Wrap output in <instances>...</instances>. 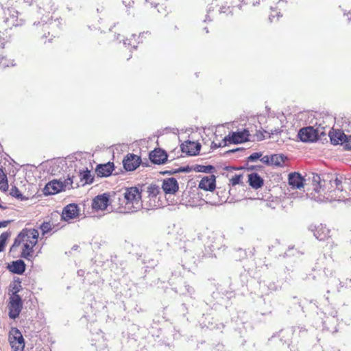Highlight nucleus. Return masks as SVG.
<instances>
[{
    "instance_id": "nucleus-29",
    "label": "nucleus",
    "mask_w": 351,
    "mask_h": 351,
    "mask_svg": "<svg viewBox=\"0 0 351 351\" xmlns=\"http://www.w3.org/2000/svg\"><path fill=\"white\" fill-rule=\"evenodd\" d=\"M192 170H193V168L186 165L185 167H182L176 169L171 170V171H167L165 172V173H168L169 175L175 174L177 173H189L191 172Z\"/></svg>"
},
{
    "instance_id": "nucleus-7",
    "label": "nucleus",
    "mask_w": 351,
    "mask_h": 351,
    "mask_svg": "<svg viewBox=\"0 0 351 351\" xmlns=\"http://www.w3.org/2000/svg\"><path fill=\"white\" fill-rule=\"evenodd\" d=\"M298 137L304 143H313L318 139V131L311 126L303 128L299 130Z\"/></svg>"
},
{
    "instance_id": "nucleus-3",
    "label": "nucleus",
    "mask_w": 351,
    "mask_h": 351,
    "mask_svg": "<svg viewBox=\"0 0 351 351\" xmlns=\"http://www.w3.org/2000/svg\"><path fill=\"white\" fill-rule=\"evenodd\" d=\"M39 14H42L40 20L34 21L33 23V27L38 32H39L40 30L45 32L48 29H52L55 27H58L60 22L57 20L53 21L48 15L44 16L41 12V9L40 10Z\"/></svg>"
},
{
    "instance_id": "nucleus-47",
    "label": "nucleus",
    "mask_w": 351,
    "mask_h": 351,
    "mask_svg": "<svg viewBox=\"0 0 351 351\" xmlns=\"http://www.w3.org/2000/svg\"><path fill=\"white\" fill-rule=\"evenodd\" d=\"M281 132H282L281 129L275 128L274 130H271L269 134L271 135H274V134H280Z\"/></svg>"
},
{
    "instance_id": "nucleus-24",
    "label": "nucleus",
    "mask_w": 351,
    "mask_h": 351,
    "mask_svg": "<svg viewBox=\"0 0 351 351\" xmlns=\"http://www.w3.org/2000/svg\"><path fill=\"white\" fill-rule=\"evenodd\" d=\"M288 160V158L282 154H276L271 155V165L282 167L285 165V162Z\"/></svg>"
},
{
    "instance_id": "nucleus-36",
    "label": "nucleus",
    "mask_w": 351,
    "mask_h": 351,
    "mask_svg": "<svg viewBox=\"0 0 351 351\" xmlns=\"http://www.w3.org/2000/svg\"><path fill=\"white\" fill-rule=\"evenodd\" d=\"M293 333L304 337L307 333V330L304 326H297L293 328Z\"/></svg>"
},
{
    "instance_id": "nucleus-2",
    "label": "nucleus",
    "mask_w": 351,
    "mask_h": 351,
    "mask_svg": "<svg viewBox=\"0 0 351 351\" xmlns=\"http://www.w3.org/2000/svg\"><path fill=\"white\" fill-rule=\"evenodd\" d=\"M125 213H134L143 207L141 193L136 187L126 189L123 201Z\"/></svg>"
},
{
    "instance_id": "nucleus-49",
    "label": "nucleus",
    "mask_w": 351,
    "mask_h": 351,
    "mask_svg": "<svg viewBox=\"0 0 351 351\" xmlns=\"http://www.w3.org/2000/svg\"><path fill=\"white\" fill-rule=\"evenodd\" d=\"M7 178V176L3 172V169L0 168V181Z\"/></svg>"
},
{
    "instance_id": "nucleus-16",
    "label": "nucleus",
    "mask_w": 351,
    "mask_h": 351,
    "mask_svg": "<svg viewBox=\"0 0 351 351\" xmlns=\"http://www.w3.org/2000/svg\"><path fill=\"white\" fill-rule=\"evenodd\" d=\"M178 189V183L176 178H169L163 180L162 189L166 194H174Z\"/></svg>"
},
{
    "instance_id": "nucleus-20",
    "label": "nucleus",
    "mask_w": 351,
    "mask_h": 351,
    "mask_svg": "<svg viewBox=\"0 0 351 351\" xmlns=\"http://www.w3.org/2000/svg\"><path fill=\"white\" fill-rule=\"evenodd\" d=\"M346 136V135L344 134V132L340 130L332 129V130L329 132L330 142L333 145H342Z\"/></svg>"
},
{
    "instance_id": "nucleus-12",
    "label": "nucleus",
    "mask_w": 351,
    "mask_h": 351,
    "mask_svg": "<svg viewBox=\"0 0 351 351\" xmlns=\"http://www.w3.org/2000/svg\"><path fill=\"white\" fill-rule=\"evenodd\" d=\"M109 195L103 193L97 195L92 201V208L95 210H104L108 206Z\"/></svg>"
},
{
    "instance_id": "nucleus-55",
    "label": "nucleus",
    "mask_w": 351,
    "mask_h": 351,
    "mask_svg": "<svg viewBox=\"0 0 351 351\" xmlns=\"http://www.w3.org/2000/svg\"><path fill=\"white\" fill-rule=\"evenodd\" d=\"M31 240H32V238H27V237L25 239V243H30V241H32Z\"/></svg>"
},
{
    "instance_id": "nucleus-44",
    "label": "nucleus",
    "mask_w": 351,
    "mask_h": 351,
    "mask_svg": "<svg viewBox=\"0 0 351 351\" xmlns=\"http://www.w3.org/2000/svg\"><path fill=\"white\" fill-rule=\"evenodd\" d=\"M238 252L239 253V256H236L237 258H238L241 259V258H243L245 257L246 253L242 249H239L238 250Z\"/></svg>"
},
{
    "instance_id": "nucleus-22",
    "label": "nucleus",
    "mask_w": 351,
    "mask_h": 351,
    "mask_svg": "<svg viewBox=\"0 0 351 351\" xmlns=\"http://www.w3.org/2000/svg\"><path fill=\"white\" fill-rule=\"evenodd\" d=\"M248 182L253 189H258L263 186L264 180L257 173H252L248 176Z\"/></svg>"
},
{
    "instance_id": "nucleus-62",
    "label": "nucleus",
    "mask_w": 351,
    "mask_h": 351,
    "mask_svg": "<svg viewBox=\"0 0 351 351\" xmlns=\"http://www.w3.org/2000/svg\"><path fill=\"white\" fill-rule=\"evenodd\" d=\"M205 30H206V32L207 33L208 32V30L207 29V28H206V27H205Z\"/></svg>"
},
{
    "instance_id": "nucleus-46",
    "label": "nucleus",
    "mask_w": 351,
    "mask_h": 351,
    "mask_svg": "<svg viewBox=\"0 0 351 351\" xmlns=\"http://www.w3.org/2000/svg\"><path fill=\"white\" fill-rule=\"evenodd\" d=\"M6 66H9V64H7V60L2 58L0 60V67H6Z\"/></svg>"
},
{
    "instance_id": "nucleus-28",
    "label": "nucleus",
    "mask_w": 351,
    "mask_h": 351,
    "mask_svg": "<svg viewBox=\"0 0 351 351\" xmlns=\"http://www.w3.org/2000/svg\"><path fill=\"white\" fill-rule=\"evenodd\" d=\"M25 236L24 232L22 231L17 235V237L15 238L13 244L12 245L10 252L14 253L16 250V248L21 244L25 243Z\"/></svg>"
},
{
    "instance_id": "nucleus-61",
    "label": "nucleus",
    "mask_w": 351,
    "mask_h": 351,
    "mask_svg": "<svg viewBox=\"0 0 351 351\" xmlns=\"http://www.w3.org/2000/svg\"><path fill=\"white\" fill-rule=\"evenodd\" d=\"M0 208H2V209H5V207L3 206L2 205L0 204Z\"/></svg>"
},
{
    "instance_id": "nucleus-34",
    "label": "nucleus",
    "mask_w": 351,
    "mask_h": 351,
    "mask_svg": "<svg viewBox=\"0 0 351 351\" xmlns=\"http://www.w3.org/2000/svg\"><path fill=\"white\" fill-rule=\"evenodd\" d=\"M160 192V188L156 184H151L148 187V193L149 195L156 196Z\"/></svg>"
},
{
    "instance_id": "nucleus-27",
    "label": "nucleus",
    "mask_w": 351,
    "mask_h": 351,
    "mask_svg": "<svg viewBox=\"0 0 351 351\" xmlns=\"http://www.w3.org/2000/svg\"><path fill=\"white\" fill-rule=\"evenodd\" d=\"M23 232H24L25 237L27 238H32V241H30V243L33 245H36L38 242V237L39 235L38 231L36 229L32 228V229H23L22 230Z\"/></svg>"
},
{
    "instance_id": "nucleus-63",
    "label": "nucleus",
    "mask_w": 351,
    "mask_h": 351,
    "mask_svg": "<svg viewBox=\"0 0 351 351\" xmlns=\"http://www.w3.org/2000/svg\"><path fill=\"white\" fill-rule=\"evenodd\" d=\"M159 5V3L156 4L154 6L157 7Z\"/></svg>"
},
{
    "instance_id": "nucleus-9",
    "label": "nucleus",
    "mask_w": 351,
    "mask_h": 351,
    "mask_svg": "<svg viewBox=\"0 0 351 351\" xmlns=\"http://www.w3.org/2000/svg\"><path fill=\"white\" fill-rule=\"evenodd\" d=\"M308 230L313 232L315 237L319 241H324L329 237L330 230L322 223L311 224L308 226Z\"/></svg>"
},
{
    "instance_id": "nucleus-31",
    "label": "nucleus",
    "mask_w": 351,
    "mask_h": 351,
    "mask_svg": "<svg viewBox=\"0 0 351 351\" xmlns=\"http://www.w3.org/2000/svg\"><path fill=\"white\" fill-rule=\"evenodd\" d=\"M73 179L74 176H70L69 175L66 179H65L63 182L62 181L63 191L74 188V186H73V184L74 183Z\"/></svg>"
},
{
    "instance_id": "nucleus-59",
    "label": "nucleus",
    "mask_w": 351,
    "mask_h": 351,
    "mask_svg": "<svg viewBox=\"0 0 351 351\" xmlns=\"http://www.w3.org/2000/svg\"><path fill=\"white\" fill-rule=\"evenodd\" d=\"M276 15L278 16V17L281 16V15L280 14V12H276Z\"/></svg>"
},
{
    "instance_id": "nucleus-54",
    "label": "nucleus",
    "mask_w": 351,
    "mask_h": 351,
    "mask_svg": "<svg viewBox=\"0 0 351 351\" xmlns=\"http://www.w3.org/2000/svg\"><path fill=\"white\" fill-rule=\"evenodd\" d=\"M345 15H347L348 16V21H351V13L348 12V14H344Z\"/></svg>"
},
{
    "instance_id": "nucleus-23",
    "label": "nucleus",
    "mask_w": 351,
    "mask_h": 351,
    "mask_svg": "<svg viewBox=\"0 0 351 351\" xmlns=\"http://www.w3.org/2000/svg\"><path fill=\"white\" fill-rule=\"evenodd\" d=\"M80 182L82 186L90 184L94 182V176L92 175L90 171L88 169L86 170H80L79 172Z\"/></svg>"
},
{
    "instance_id": "nucleus-43",
    "label": "nucleus",
    "mask_w": 351,
    "mask_h": 351,
    "mask_svg": "<svg viewBox=\"0 0 351 351\" xmlns=\"http://www.w3.org/2000/svg\"><path fill=\"white\" fill-rule=\"evenodd\" d=\"M225 146L226 145H223V140L221 143H216L215 142H213L212 144H211V148L212 149H217L218 147H225Z\"/></svg>"
},
{
    "instance_id": "nucleus-4",
    "label": "nucleus",
    "mask_w": 351,
    "mask_h": 351,
    "mask_svg": "<svg viewBox=\"0 0 351 351\" xmlns=\"http://www.w3.org/2000/svg\"><path fill=\"white\" fill-rule=\"evenodd\" d=\"M9 341L14 351H23L25 347L24 338L16 328H12L10 332Z\"/></svg>"
},
{
    "instance_id": "nucleus-41",
    "label": "nucleus",
    "mask_w": 351,
    "mask_h": 351,
    "mask_svg": "<svg viewBox=\"0 0 351 351\" xmlns=\"http://www.w3.org/2000/svg\"><path fill=\"white\" fill-rule=\"evenodd\" d=\"M8 189V179L5 178V180L0 181V190L5 192Z\"/></svg>"
},
{
    "instance_id": "nucleus-17",
    "label": "nucleus",
    "mask_w": 351,
    "mask_h": 351,
    "mask_svg": "<svg viewBox=\"0 0 351 351\" xmlns=\"http://www.w3.org/2000/svg\"><path fill=\"white\" fill-rule=\"evenodd\" d=\"M114 167V163L110 162L105 164H99L97 165L95 168V173L97 177H108L112 174Z\"/></svg>"
},
{
    "instance_id": "nucleus-64",
    "label": "nucleus",
    "mask_w": 351,
    "mask_h": 351,
    "mask_svg": "<svg viewBox=\"0 0 351 351\" xmlns=\"http://www.w3.org/2000/svg\"><path fill=\"white\" fill-rule=\"evenodd\" d=\"M43 36V37H47V36H46V34H44Z\"/></svg>"
},
{
    "instance_id": "nucleus-8",
    "label": "nucleus",
    "mask_w": 351,
    "mask_h": 351,
    "mask_svg": "<svg viewBox=\"0 0 351 351\" xmlns=\"http://www.w3.org/2000/svg\"><path fill=\"white\" fill-rule=\"evenodd\" d=\"M141 162V157L132 153L128 154L123 160V167L128 171H134Z\"/></svg>"
},
{
    "instance_id": "nucleus-13",
    "label": "nucleus",
    "mask_w": 351,
    "mask_h": 351,
    "mask_svg": "<svg viewBox=\"0 0 351 351\" xmlns=\"http://www.w3.org/2000/svg\"><path fill=\"white\" fill-rule=\"evenodd\" d=\"M62 187L60 180H53L45 185L43 189V193L45 195H55L63 191Z\"/></svg>"
},
{
    "instance_id": "nucleus-18",
    "label": "nucleus",
    "mask_w": 351,
    "mask_h": 351,
    "mask_svg": "<svg viewBox=\"0 0 351 351\" xmlns=\"http://www.w3.org/2000/svg\"><path fill=\"white\" fill-rule=\"evenodd\" d=\"M201 145L198 143L187 141L185 144L181 145V150L190 156H195L199 154Z\"/></svg>"
},
{
    "instance_id": "nucleus-50",
    "label": "nucleus",
    "mask_w": 351,
    "mask_h": 351,
    "mask_svg": "<svg viewBox=\"0 0 351 351\" xmlns=\"http://www.w3.org/2000/svg\"><path fill=\"white\" fill-rule=\"evenodd\" d=\"M242 150H243V148H237V149H230V150L227 151L226 152V154H229L230 153H234V152H236L238 151H242Z\"/></svg>"
},
{
    "instance_id": "nucleus-45",
    "label": "nucleus",
    "mask_w": 351,
    "mask_h": 351,
    "mask_svg": "<svg viewBox=\"0 0 351 351\" xmlns=\"http://www.w3.org/2000/svg\"><path fill=\"white\" fill-rule=\"evenodd\" d=\"M10 220H6V221H0V228L6 227L9 223H10Z\"/></svg>"
},
{
    "instance_id": "nucleus-15",
    "label": "nucleus",
    "mask_w": 351,
    "mask_h": 351,
    "mask_svg": "<svg viewBox=\"0 0 351 351\" xmlns=\"http://www.w3.org/2000/svg\"><path fill=\"white\" fill-rule=\"evenodd\" d=\"M304 177L300 173H290L288 176V183L293 189H300L304 186Z\"/></svg>"
},
{
    "instance_id": "nucleus-51",
    "label": "nucleus",
    "mask_w": 351,
    "mask_h": 351,
    "mask_svg": "<svg viewBox=\"0 0 351 351\" xmlns=\"http://www.w3.org/2000/svg\"><path fill=\"white\" fill-rule=\"evenodd\" d=\"M123 3L125 5V7H132L134 1L129 0L128 1H123Z\"/></svg>"
},
{
    "instance_id": "nucleus-6",
    "label": "nucleus",
    "mask_w": 351,
    "mask_h": 351,
    "mask_svg": "<svg viewBox=\"0 0 351 351\" xmlns=\"http://www.w3.org/2000/svg\"><path fill=\"white\" fill-rule=\"evenodd\" d=\"M8 306L10 318L14 319L18 317L23 308V302L21 296L19 295L10 296Z\"/></svg>"
},
{
    "instance_id": "nucleus-11",
    "label": "nucleus",
    "mask_w": 351,
    "mask_h": 351,
    "mask_svg": "<svg viewBox=\"0 0 351 351\" xmlns=\"http://www.w3.org/2000/svg\"><path fill=\"white\" fill-rule=\"evenodd\" d=\"M167 152L160 148L154 149L149 154L150 161L156 165L165 164L167 160Z\"/></svg>"
},
{
    "instance_id": "nucleus-52",
    "label": "nucleus",
    "mask_w": 351,
    "mask_h": 351,
    "mask_svg": "<svg viewBox=\"0 0 351 351\" xmlns=\"http://www.w3.org/2000/svg\"><path fill=\"white\" fill-rule=\"evenodd\" d=\"M219 11L220 13H226L227 12L225 7H221Z\"/></svg>"
},
{
    "instance_id": "nucleus-19",
    "label": "nucleus",
    "mask_w": 351,
    "mask_h": 351,
    "mask_svg": "<svg viewBox=\"0 0 351 351\" xmlns=\"http://www.w3.org/2000/svg\"><path fill=\"white\" fill-rule=\"evenodd\" d=\"M199 188L205 191H212L215 189V176L210 175L202 178Z\"/></svg>"
},
{
    "instance_id": "nucleus-38",
    "label": "nucleus",
    "mask_w": 351,
    "mask_h": 351,
    "mask_svg": "<svg viewBox=\"0 0 351 351\" xmlns=\"http://www.w3.org/2000/svg\"><path fill=\"white\" fill-rule=\"evenodd\" d=\"M344 148L348 150H351V135L346 136L343 140V144Z\"/></svg>"
},
{
    "instance_id": "nucleus-33",
    "label": "nucleus",
    "mask_w": 351,
    "mask_h": 351,
    "mask_svg": "<svg viewBox=\"0 0 351 351\" xmlns=\"http://www.w3.org/2000/svg\"><path fill=\"white\" fill-rule=\"evenodd\" d=\"M213 169L214 167L212 165H196L193 170L197 172L210 173Z\"/></svg>"
},
{
    "instance_id": "nucleus-57",
    "label": "nucleus",
    "mask_w": 351,
    "mask_h": 351,
    "mask_svg": "<svg viewBox=\"0 0 351 351\" xmlns=\"http://www.w3.org/2000/svg\"><path fill=\"white\" fill-rule=\"evenodd\" d=\"M211 21V19H209V15L208 14L206 15V19L204 20V21Z\"/></svg>"
},
{
    "instance_id": "nucleus-42",
    "label": "nucleus",
    "mask_w": 351,
    "mask_h": 351,
    "mask_svg": "<svg viewBox=\"0 0 351 351\" xmlns=\"http://www.w3.org/2000/svg\"><path fill=\"white\" fill-rule=\"evenodd\" d=\"M271 155L269 156H265L261 158V161L267 165H271Z\"/></svg>"
},
{
    "instance_id": "nucleus-60",
    "label": "nucleus",
    "mask_w": 351,
    "mask_h": 351,
    "mask_svg": "<svg viewBox=\"0 0 351 351\" xmlns=\"http://www.w3.org/2000/svg\"><path fill=\"white\" fill-rule=\"evenodd\" d=\"M80 186V183L79 182H77L76 183V186L75 187H78Z\"/></svg>"
},
{
    "instance_id": "nucleus-30",
    "label": "nucleus",
    "mask_w": 351,
    "mask_h": 351,
    "mask_svg": "<svg viewBox=\"0 0 351 351\" xmlns=\"http://www.w3.org/2000/svg\"><path fill=\"white\" fill-rule=\"evenodd\" d=\"M10 236V232H5L0 235V252L5 250L7 241Z\"/></svg>"
},
{
    "instance_id": "nucleus-53",
    "label": "nucleus",
    "mask_w": 351,
    "mask_h": 351,
    "mask_svg": "<svg viewBox=\"0 0 351 351\" xmlns=\"http://www.w3.org/2000/svg\"><path fill=\"white\" fill-rule=\"evenodd\" d=\"M34 0H23V2L27 3V5H30Z\"/></svg>"
},
{
    "instance_id": "nucleus-58",
    "label": "nucleus",
    "mask_w": 351,
    "mask_h": 351,
    "mask_svg": "<svg viewBox=\"0 0 351 351\" xmlns=\"http://www.w3.org/2000/svg\"><path fill=\"white\" fill-rule=\"evenodd\" d=\"M92 346H94V343H92ZM95 346H96L97 349H99V350H101V349H102V348L97 347V346H96V344H95Z\"/></svg>"
},
{
    "instance_id": "nucleus-10",
    "label": "nucleus",
    "mask_w": 351,
    "mask_h": 351,
    "mask_svg": "<svg viewBox=\"0 0 351 351\" xmlns=\"http://www.w3.org/2000/svg\"><path fill=\"white\" fill-rule=\"evenodd\" d=\"M5 22H10L13 26H21L24 23V20L19 19V12L14 8H8L4 10Z\"/></svg>"
},
{
    "instance_id": "nucleus-25",
    "label": "nucleus",
    "mask_w": 351,
    "mask_h": 351,
    "mask_svg": "<svg viewBox=\"0 0 351 351\" xmlns=\"http://www.w3.org/2000/svg\"><path fill=\"white\" fill-rule=\"evenodd\" d=\"M35 245L32 243H25L23 244V248L20 255V257L25 258L27 260H31L33 258L34 254V247Z\"/></svg>"
},
{
    "instance_id": "nucleus-1",
    "label": "nucleus",
    "mask_w": 351,
    "mask_h": 351,
    "mask_svg": "<svg viewBox=\"0 0 351 351\" xmlns=\"http://www.w3.org/2000/svg\"><path fill=\"white\" fill-rule=\"evenodd\" d=\"M322 178L318 174H313L312 177L313 192L309 195L311 199L317 202L341 201L345 198L342 194L343 189L341 180L336 177L334 180L330 178Z\"/></svg>"
},
{
    "instance_id": "nucleus-21",
    "label": "nucleus",
    "mask_w": 351,
    "mask_h": 351,
    "mask_svg": "<svg viewBox=\"0 0 351 351\" xmlns=\"http://www.w3.org/2000/svg\"><path fill=\"white\" fill-rule=\"evenodd\" d=\"M25 264L23 260H17L12 262L10 265H8V269L16 274H23L25 270Z\"/></svg>"
},
{
    "instance_id": "nucleus-39",
    "label": "nucleus",
    "mask_w": 351,
    "mask_h": 351,
    "mask_svg": "<svg viewBox=\"0 0 351 351\" xmlns=\"http://www.w3.org/2000/svg\"><path fill=\"white\" fill-rule=\"evenodd\" d=\"M261 156H262V153H261V152H254V153L252 154L247 158V160L249 162H255L257 160H258L259 158H261Z\"/></svg>"
},
{
    "instance_id": "nucleus-14",
    "label": "nucleus",
    "mask_w": 351,
    "mask_h": 351,
    "mask_svg": "<svg viewBox=\"0 0 351 351\" xmlns=\"http://www.w3.org/2000/svg\"><path fill=\"white\" fill-rule=\"evenodd\" d=\"M78 214V206L75 204H69L64 208L61 217L64 221H69L77 217Z\"/></svg>"
},
{
    "instance_id": "nucleus-56",
    "label": "nucleus",
    "mask_w": 351,
    "mask_h": 351,
    "mask_svg": "<svg viewBox=\"0 0 351 351\" xmlns=\"http://www.w3.org/2000/svg\"><path fill=\"white\" fill-rule=\"evenodd\" d=\"M274 14H270V16H269V18L271 22H272V21H273V19H274Z\"/></svg>"
},
{
    "instance_id": "nucleus-48",
    "label": "nucleus",
    "mask_w": 351,
    "mask_h": 351,
    "mask_svg": "<svg viewBox=\"0 0 351 351\" xmlns=\"http://www.w3.org/2000/svg\"><path fill=\"white\" fill-rule=\"evenodd\" d=\"M324 271L327 276H332L333 274V270L329 268H325Z\"/></svg>"
},
{
    "instance_id": "nucleus-35",
    "label": "nucleus",
    "mask_w": 351,
    "mask_h": 351,
    "mask_svg": "<svg viewBox=\"0 0 351 351\" xmlns=\"http://www.w3.org/2000/svg\"><path fill=\"white\" fill-rule=\"evenodd\" d=\"M40 229L43 234H45L52 230V224L50 222L44 221L40 226Z\"/></svg>"
},
{
    "instance_id": "nucleus-32",
    "label": "nucleus",
    "mask_w": 351,
    "mask_h": 351,
    "mask_svg": "<svg viewBox=\"0 0 351 351\" xmlns=\"http://www.w3.org/2000/svg\"><path fill=\"white\" fill-rule=\"evenodd\" d=\"M10 195L20 200L26 199V198L23 195V194L21 193L19 189L15 186H13L11 188Z\"/></svg>"
},
{
    "instance_id": "nucleus-26",
    "label": "nucleus",
    "mask_w": 351,
    "mask_h": 351,
    "mask_svg": "<svg viewBox=\"0 0 351 351\" xmlns=\"http://www.w3.org/2000/svg\"><path fill=\"white\" fill-rule=\"evenodd\" d=\"M175 291L180 295H189L191 296L195 293V289L189 284L184 282V285L175 288Z\"/></svg>"
},
{
    "instance_id": "nucleus-40",
    "label": "nucleus",
    "mask_w": 351,
    "mask_h": 351,
    "mask_svg": "<svg viewBox=\"0 0 351 351\" xmlns=\"http://www.w3.org/2000/svg\"><path fill=\"white\" fill-rule=\"evenodd\" d=\"M241 175H234L232 179L230 180L231 184L232 186H235L237 184H239L241 181Z\"/></svg>"
},
{
    "instance_id": "nucleus-5",
    "label": "nucleus",
    "mask_w": 351,
    "mask_h": 351,
    "mask_svg": "<svg viewBox=\"0 0 351 351\" xmlns=\"http://www.w3.org/2000/svg\"><path fill=\"white\" fill-rule=\"evenodd\" d=\"M250 133L248 130L244 129L241 132H230L228 136L223 138V145H227V142L229 143L239 144L246 141H248V137Z\"/></svg>"
},
{
    "instance_id": "nucleus-37",
    "label": "nucleus",
    "mask_w": 351,
    "mask_h": 351,
    "mask_svg": "<svg viewBox=\"0 0 351 351\" xmlns=\"http://www.w3.org/2000/svg\"><path fill=\"white\" fill-rule=\"evenodd\" d=\"M21 289V282H14L12 286V294L10 296H14V295H18V293L20 291Z\"/></svg>"
}]
</instances>
